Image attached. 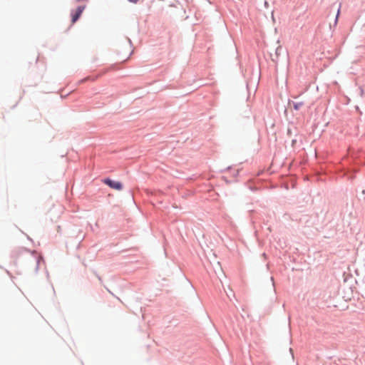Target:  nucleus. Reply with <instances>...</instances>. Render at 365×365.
Here are the masks:
<instances>
[{"label": "nucleus", "mask_w": 365, "mask_h": 365, "mask_svg": "<svg viewBox=\"0 0 365 365\" xmlns=\"http://www.w3.org/2000/svg\"><path fill=\"white\" fill-rule=\"evenodd\" d=\"M102 182L109 187L115 190H121L123 188V185L120 181L114 180L110 178H103Z\"/></svg>", "instance_id": "f257e3e1"}, {"label": "nucleus", "mask_w": 365, "mask_h": 365, "mask_svg": "<svg viewBox=\"0 0 365 365\" xmlns=\"http://www.w3.org/2000/svg\"><path fill=\"white\" fill-rule=\"evenodd\" d=\"M86 5H80L77 6L75 11H71V22L76 23L81 17L83 11L86 9Z\"/></svg>", "instance_id": "f03ea898"}, {"label": "nucleus", "mask_w": 365, "mask_h": 365, "mask_svg": "<svg viewBox=\"0 0 365 365\" xmlns=\"http://www.w3.org/2000/svg\"><path fill=\"white\" fill-rule=\"evenodd\" d=\"M282 51V46H279L276 49H275V56L274 57H272V61L273 62H275L277 63L278 61V59H279V55L281 54V51Z\"/></svg>", "instance_id": "7ed1b4c3"}, {"label": "nucleus", "mask_w": 365, "mask_h": 365, "mask_svg": "<svg viewBox=\"0 0 365 365\" xmlns=\"http://www.w3.org/2000/svg\"><path fill=\"white\" fill-rule=\"evenodd\" d=\"M289 104H291L292 103L293 104V107H294V109L295 110H299V108L304 105V103L302 101L301 102H294L292 101H289Z\"/></svg>", "instance_id": "20e7f679"}, {"label": "nucleus", "mask_w": 365, "mask_h": 365, "mask_svg": "<svg viewBox=\"0 0 365 365\" xmlns=\"http://www.w3.org/2000/svg\"><path fill=\"white\" fill-rule=\"evenodd\" d=\"M41 257H38L37 259H36V272H38V268H39V263H40V259Z\"/></svg>", "instance_id": "39448f33"}, {"label": "nucleus", "mask_w": 365, "mask_h": 365, "mask_svg": "<svg viewBox=\"0 0 365 365\" xmlns=\"http://www.w3.org/2000/svg\"><path fill=\"white\" fill-rule=\"evenodd\" d=\"M339 9H338L337 11V14H336V18H335V20H334V26H335L337 24V21H338V18H339Z\"/></svg>", "instance_id": "423d86ee"}, {"label": "nucleus", "mask_w": 365, "mask_h": 365, "mask_svg": "<svg viewBox=\"0 0 365 365\" xmlns=\"http://www.w3.org/2000/svg\"><path fill=\"white\" fill-rule=\"evenodd\" d=\"M358 91H359V96L361 97H362L363 95H364V89L362 88V87H359Z\"/></svg>", "instance_id": "0eeeda50"}, {"label": "nucleus", "mask_w": 365, "mask_h": 365, "mask_svg": "<svg viewBox=\"0 0 365 365\" xmlns=\"http://www.w3.org/2000/svg\"><path fill=\"white\" fill-rule=\"evenodd\" d=\"M24 250L25 251H26V252H31L33 255H35V256H36V255L37 254V252H36V250L31 251L30 250H29V249H26V248H25V249H24Z\"/></svg>", "instance_id": "6e6552de"}, {"label": "nucleus", "mask_w": 365, "mask_h": 365, "mask_svg": "<svg viewBox=\"0 0 365 365\" xmlns=\"http://www.w3.org/2000/svg\"><path fill=\"white\" fill-rule=\"evenodd\" d=\"M292 130H291L290 128H288V129H287V135L288 136H291V135H292Z\"/></svg>", "instance_id": "1a4fd4ad"}, {"label": "nucleus", "mask_w": 365, "mask_h": 365, "mask_svg": "<svg viewBox=\"0 0 365 365\" xmlns=\"http://www.w3.org/2000/svg\"><path fill=\"white\" fill-rule=\"evenodd\" d=\"M296 143H297V139H293L292 140V143H291L292 147H294Z\"/></svg>", "instance_id": "9d476101"}, {"label": "nucleus", "mask_w": 365, "mask_h": 365, "mask_svg": "<svg viewBox=\"0 0 365 365\" xmlns=\"http://www.w3.org/2000/svg\"><path fill=\"white\" fill-rule=\"evenodd\" d=\"M130 3L136 4L139 0H128Z\"/></svg>", "instance_id": "9b49d317"}, {"label": "nucleus", "mask_w": 365, "mask_h": 365, "mask_svg": "<svg viewBox=\"0 0 365 365\" xmlns=\"http://www.w3.org/2000/svg\"><path fill=\"white\" fill-rule=\"evenodd\" d=\"M76 2L87 1L88 0H75Z\"/></svg>", "instance_id": "f8f14e48"}, {"label": "nucleus", "mask_w": 365, "mask_h": 365, "mask_svg": "<svg viewBox=\"0 0 365 365\" xmlns=\"http://www.w3.org/2000/svg\"><path fill=\"white\" fill-rule=\"evenodd\" d=\"M96 275L97 276V277H98V280H100V281H101V280H102V279H101V277L99 275H98L96 273Z\"/></svg>", "instance_id": "ddd939ff"}, {"label": "nucleus", "mask_w": 365, "mask_h": 365, "mask_svg": "<svg viewBox=\"0 0 365 365\" xmlns=\"http://www.w3.org/2000/svg\"><path fill=\"white\" fill-rule=\"evenodd\" d=\"M128 42H129L130 45H132V41H131V40H130V38H128Z\"/></svg>", "instance_id": "4468645a"}, {"label": "nucleus", "mask_w": 365, "mask_h": 365, "mask_svg": "<svg viewBox=\"0 0 365 365\" xmlns=\"http://www.w3.org/2000/svg\"><path fill=\"white\" fill-rule=\"evenodd\" d=\"M230 168H231V167H230V166H229V167H227V168H226V170H230Z\"/></svg>", "instance_id": "2eb2a0df"}, {"label": "nucleus", "mask_w": 365, "mask_h": 365, "mask_svg": "<svg viewBox=\"0 0 365 365\" xmlns=\"http://www.w3.org/2000/svg\"><path fill=\"white\" fill-rule=\"evenodd\" d=\"M271 280L274 282V277H271Z\"/></svg>", "instance_id": "dca6fc26"}, {"label": "nucleus", "mask_w": 365, "mask_h": 365, "mask_svg": "<svg viewBox=\"0 0 365 365\" xmlns=\"http://www.w3.org/2000/svg\"><path fill=\"white\" fill-rule=\"evenodd\" d=\"M263 257H266V254L265 253H263Z\"/></svg>", "instance_id": "f3484780"}]
</instances>
